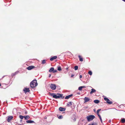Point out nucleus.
I'll return each mask as SVG.
<instances>
[{
  "mask_svg": "<svg viewBox=\"0 0 125 125\" xmlns=\"http://www.w3.org/2000/svg\"><path fill=\"white\" fill-rule=\"evenodd\" d=\"M57 58V56H54L53 57H52L50 59V60L52 61L54 59H55Z\"/></svg>",
  "mask_w": 125,
  "mask_h": 125,
  "instance_id": "ddd939ff",
  "label": "nucleus"
},
{
  "mask_svg": "<svg viewBox=\"0 0 125 125\" xmlns=\"http://www.w3.org/2000/svg\"><path fill=\"white\" fill-rule=\"evenodd\" d=\"M73 95L72 94H71L70 95H68L66 96L65 97V99H68L70 98L71 97L73 96Z\"/></svg>",
  "mask_w": 125,
  "mask_h": 125,
  "instance_id": "9b49d317",
  "label": "nucleus"
},
{
  "mask_svg": "<svg viewBox=\"0 0 125 125\" xmlns=\"http://www.w3.org/2000/svg\"><path fill=\"white\" fill-rule=\"evenodd\" d=\"M1 86V84H0V86Z\"/></svg>",
  "mask_w": 125,
  "mask_h": 125,
  "instance_id": "c03bdc74",
  "label": "nucleus"
},
{
  "mask_svg": "<svg viewBox=\"0 0 125 125\" xmlns=\"http://www.w3.org/2000/svg\"><path fill=\"white\" fill-rule=\"evenodd\" d=\"M59 110L61 111H65L66 109L62 107H60L59 108Z\"/></svg>",
  "mask_w": 125,
  "mask_h": 125,
  "instance_id": "9d476101",
  "label": "nucleus"
},
{
  "mask_svg": "<svg viewBox=\"0 0 125 125\" xmlns=\"http://www.w3.org/2000/svg\"><path fill=\"white\" fill-rule=\"evenodd\" d=\"M78 57L79 58V60L81 62H82L83 61V58L80 55H79Z\"/></svg>",
  "mask_w": 125,
  "mask_h": 125,
  "instance_id": "a211bd4d",
  "label": "nucleus"
},
{
  "mask_svg": "<svg viewBox=\"0 0 125 125\" xmlns=\"http://www.w3.org/2000/svg\"><path fill=\"white\" fill-rule=\"evenodd\" d=\"M54 68L53 67H51L50 68V69L49 70V72H53V71L54 70Z\"/></svg>",
  "mask_w": 125,
  "mask_h": 125,
  "instance_id": "dca6fc26",
  "label": "nucleus"
},
{
  "mask_svg": "<svg viewBox=\"0 0 125 125\" xmlns=\"http://www.w3.org/2000/svg\"><path fill=\"white\" fill-rule=\"evenodd\" d=\"M104 99L106 101V102L107 103L109 104H111L112 103V101H110L109 99L105 97L104 98Z\"/></svg>",
  "mask_w": 125,
  "mask_h": 125,
  "instance_id": "423d86ee",
  "label": "nucleus"
},
{
  "mask_svg": "<svg viewBox=\"0 0 125 125\" xmlns=\"http://www.w3.org/2000/svg\"><path fill=\"white\" fill-rule=\"evenodd\" d=\"M25 114H27V112L26 111H25Z\"/></svg>",
  "mask_w": 125,
  "mask_h": 125,
  "instance_id": "e433bc0d",
  "label": "nucleus"
},
{
  "mask_svg": "<svg viewBox=\"0 0 125 125\" xmlns=\"http://www.w3.org/2000/svg\"><path fill=\"white\" fill-rule=\"evenodd\" d=\"M30 86L31 88H33L36 87L38 85L37 80H34L30 83Z\"/></svg>",
  "mask_w": 125,
  "mask_h": 125,
  "instance_id": "f257e3e1",
  "label": "nucleus"
},
{
  "mask_svg": "<svg viewBox=\"0 0 125 125\" xmlns=\"http://www.w3.org/2000/svg\"><path fill=\"white\" fill-rule=\"evenodd\" d=\"M30 117L29 116L27 115L25 116H24V118L25 120H27Z\"/></svg>",
  "mask_w": 125,
  "mask_h": 125,
  "instance_id": "f3484780",
  "label": "nucleus"
},
{
  "mask_svg": "<svg viewBox=\"0 0 125 125\" xmlns=\"http://www.w3.org/2000/svg\"><path fill=\"white\" fill-rule=\"evenodd\" d=\"M46 60H43L42 61V63L43 64L44 63H46Z\"/></svg>",
  "mask_w": 125,
  "mask_h": 125,
  "instance_id": "5701e85b",
  "label": "nucleus"
},
{
  "mask_svg": "<svg viewBox=\"0 0 125 125\" xmlns=\"http://www.w3.org/2000/svg\"><path fill=\"white\" fill-rule=\"evenodd\" d=\"M121 122L123 123H124L125 122V119L123 118L121 119Z\"/></svg>",
  "mask_w": 125,
  "mask_h": 125,
  "instance_id": "412c9836",
  "label": "nucleus"
},
{
  "mask_svg": "<svg viewBox=\"0 0 125 125\" xmlns=\"http://www.w3.org/2000/svg\"><path fill=\"white\" fill-rule=\"evenodd\" d=\"M51 74H50L49 75V77H51Z\"/></svg>",
  "mask_w": 125,
  "mask_h": 125,
  "instance_id": "4c0bfd02",
  "label": "nucleus"
},
{
  "mask_svg": "<svg viewBox=\"0 0 125 125\" xmlns=\"http://www.w3.org/2000/svg\"><path fill=\"white\" fill-rule=\"evenodd\" d=\"M20 125H22V124H20Z\"/></svg>",
  "mask_w": 125,
  "mask_h": 125,
  "instance_id": "49530a36",
  "label": "nucleus"
},
{
  "mask_svg": "<svg viewBox=\"0 0 125 125\" xmlns=\"http://www.w3.org/2000/svg\"><path fill=\"white\" fill-rule=\"evenodd\" d=\"M57 116L59 119H62L63 118V116L62 115L59 116V115H58Z\"/></svg>",
  "mask_w": 125,
  "mask_h": 125,
  "instance_id": "6ab92c4d",
  "label": "nucleus"
},
{
  "mask_svg": "<svg viewBox=\"0 0 125 125\" xmlns=\"http://www.w3.org/2000/svg\"><path fill=\"white\" fill-rule=\"evenodd\" d=\"M57 70L59 71H61L62 70L61 67L60 66H59L57 67Z\"/></svg>",
  "mask_w": 125,
  "mask_h": 125,
  "instance_id": "4be33fe9",
  "label": "nucleus"
},
{
  "mask_svg": "<svg viewBox=\"0 0 125 125\" xmlns=\"http://www.w3.org/2000/svg\"><path fill=\"white\" fill-rule=\"evenodd\" d=\"M101 110V109H98L97 111V114H99V111Z\"/></svg>",
  "mask_w": 125,
  "mask_h": 125,
  "instance_id": "cd10ccee",
  "label": "nucleus"
},
{
  "mask_svg": "<svg viewBox=\"0 0 125 125\" xmlns=\"http://www.w3.org/2000/svg\"><path fill=\"white\" fill-rule=\"evenodd\" d=\"M78 68V66H75L74 67V69L75 70H77Z\"/></svg>",
  "mask_w": 125,
  "mask_h": 125,
  "instance_id": "b1692460",
  "label": "nucleus"
},
{
  "mask_svg": "<svg viewBox=\"0 0 125 125\" xmlns=\"http://www.w3.org/2000/svg\"><path fill=\"white\" fill-rule=\"evenodd\" d=\"M15 75V74L14 73H12L11 74V76L12 77L13 76H14Z\"/></svg>",
  "mask_w": 125,
  "mask_h": 125,
  "instance_id": "c756f323",
  "label": "nucleus"
},
{
  "mask_svg": "<svg viewBox=\"0 0 125 125\" xmlns=\"http://www.w3.org/2000/svg\"><path fill=\"white\" fill-rule=\"evenodd\" d=\"M20 118L21 119H22L24 118V116H22L21 115H20L19 116Z\"/></svg>",
  "mask_w": 125,
  "mask_h": 125,
  "instance_id": "393cba45",
  "label": "nucleus"
},
{
  "mask_svg": "<svg viewBox=\"0 0 125 125\" xmlns=\"http://www.w3.org/2000/svg\"><path fill=\"white\" fill-rule=\"evenodd\" d=\"M26 122L27 123H35V122L33 121L29 120L27 121Z\"/></svg>",
  "mask_w": 125,
  "mask_h": 125,
  "instance_id": "f8f14e48",
  "label": "nucleus"
},
{
  "mask_svg": "<svg viewBox=\"0 0 125 125\" xmlns=\"http://www.w3.org/2000/svg\"><path fill=\"white\" fill-rule=\"evenodd\" d=\"M57 72V70H54H54L53 71V73H55V72Z\"/></svg>",
  "mask_w": 125,
  "mask_h": 125,
  "instance_id": "7c9ffc66",
  "label": "nucleus"
},
{
  "mask_svg": "<svg viewBox=\"0 0 125 125\" xmlns=\"http://www.w3.org/2000/svg\"><path fill=\"white\" fill-rule=\"evenodd\" d=\"M84 103L87 102L88 101H89L90 102H91L92 101V100L91 99H90L89 98L85 97L84 98Z\"/></svg>",
  "mask_w": 125,
  "mask_h": 125,
  "instance_id": "39448f33",
  "label": "nucleus"
},
{
  "mask_svg": "<svg viewBox=\"0 0 125 125\" xmlns=\"http://www.w3.org/2000/svg\"><path fill=\"white\" fill-rule=\"evenodd\" d=\"M18 73V72L17 71H16V72H15L14 73L15 74H17Z\"/></svg>",
  "mask_w": 125,
  "mask_h": 125,
  "instance_id": "473e14b6",
  "label": "nucleus"
},
{
  "mask_svg": "<svg viewBox=\"0 0 125 125\" xmlns=\"http://www.w3.org/2000/svg\"><path fill=\"white\" fill-rule=\"evenodd\" d=\"M82 86L79 87L78 88V90H79L81 91L82 90Z\"/></svg>",
  "mask_w": 125,
  "mask_h": 125,
  "instance_id": "a878e982",
  "label": "nucleus"
},
{
  "mask_svg": "<svg viewBox=\"0 0 125 125\" xmlns=\"http://www.w3.org/2000/svg\"><path fill=\"white\" fill-rule=\"evenodd\" d=\"M88 125H91V124H89Z\"/></svg>",
  "mask_w": 125,
  "mask_h": 125,
  "instance_id": "a18cd8bd",
  "label": "nucleus"
},
{
  "mask_svg": "<svg viewBox=\"0 0 125 125\" xmlns=\"http://www.w3.org/2000/svg\"><path fill=\"white\" fill-rule=\"evenodd\" d=\"M88 73L90 75H91L92 74V72L90 71H89L88 72Z\"/></svg>",
  "mask_w": 125,
  "mask_h": 125,
  "instance_id": "bb28decb",
  "label": "nucleus"
},
{
  "mask_svg": "<svg viewBox=\"0 0 125 125\" xmlns=\"http://www.w3.org/2000/svg\"><path fill=\"white\" fill-rule=\"evenodd\" d=\"M80 77L81 78H82V76L81 75H80Z\"/></svg>",
  "mask_w": 125,
  "mask_h": 125,
  "instance_id": "f704fd0d",
  "label": "nucleus"
},
{
  "mask_svg": "<svg viewBox=\"0 0 125 125\" xmlns=\"http://www.w3.org/2000/svg\"><path fill=\"white\" fill-rule=\"evenodd\" d=\"M35 68V66H29L27 68V69L28 70H31L33 68Z\"/></svg>",
  "mask_w": 125,
  "mask_h": 125,
  "instance_id": "0eeeda50",
  "label": "nucleus"
},
{
  "mask_svg": "<svg viewBox=\"0 0 125 125\" xmlns=\"http://www.w3.org/2000/svg\"><path fill=\"white\" fill-rule=\"evenodd\" d=\"M23 91L25 93H26L27 92H29L30 90L29 88H25L23 90Z\"/></svg>",
  "mask_w": 125,
  "mask_h": 125,
  "instance_id": "6e6552de",
  "label": "nucleus"
},
{
  "mask_svg": "<svg viewBox=\"0 0 125 125\" xmlns=\"http://www.w3.org/2000/svg\"><path fill=\"white\" fill-rule=\"evenodd\" d=\"M82 86V88H86V87L85 86Z\"/></svg>",
  "mask_w": 125,
  "mask_h": 125,
  "instance_id": "72a5a7b5",
  "label": "nucleus"
},
{
  "mask_svg": "<svg viewBox=\"0 0 125 125\" xmlns=\"http://www.w3.org/2000/svg\"><path fill=\"white\" fill-rule=\"evenodd\" d=\"M73 76H74V75H73V74H72V75H71V77H73Z\"/></svg>",
  "mask_w": 125,
  "mask_h": 125,
  "instance_id": "ea45409f",
  "label": "nucleus"
},
{
  "mask_svg": "<svg viewBox=\"0 0 125 125\" xmlns=\"http://www.w3.org/2000/svg\"><path fill=\"white\" fill-rule=\"evenodd\" d=\"M72 105V102H68L67 104V106H70Z\"/></svg>",
  "mask_w": 125,
  "mask_h": 125,
  "instance_id": "2eb2a0df",
  "label": "nucleus"
},
{
  "mask_svg": "<svg viewBox=\"0 0 125 125\" xmlns=\"http://www.w3.org/2000/svg\"><path fill=\"white\" fill-rule=\"evenodd\" d=\"M95 118V116L92 115L88 116L86 117V118L88 121H90L93 120Z\"/></svg>",
  "mask_w": 125,
  "mask_h": 125,
  "instance_id": "7ed1b4c3",
  "label": "nucleus"
},
{
  "mask_svg": "<svg viewBox=\"0 0 125 125\" xmlns=\"http://www.w3.org/2000/svg\"><path fill=\"white\" fill-rule=\"evenodd\" d=\"M96 91V90L94 89H92L91 90V91L90 92V94H92L93 93L95 92Z\"/></svg>",
  "mask_w": 125,
  "mask_h": 125,
  "instance_id": "4468645a",
  "label": "nucleus"
},
{
  "mask_svg": "<svg viewBox=\"0 0 125 125\" xmlns=\"http://www.w3.org/2000/svg\"><path fill=\"white\" fill-rule=\"evenodd\" d=\"M22 121V120H20V121L21 122Z\"/></svg>",
  "mask_w": 125,
  "mask_h": 125,
  "instance_id": "37998d69",
  "label": "nucleus"
},
{
  "mask_svg": "<svg viewBox=\"0 0 125 125\" xmlns=\"http://www.w3.org/2000/svg\"><path fill=\"white\" fill-rule=\"evenodd\" d=\"M56 86L55 84H51L50 85V87L53 90H55L56 89Z\"/></svg>",
  "mask_w": 125,
  "mask_h": 125,
  "instance_id": "20e7f679",
  "label": "nucleus"
},
{
  "mask_svg": "<svg viewBox=\"0 0 125 125\" xmlns=\"http://www.w3.org/2000/svg\"><path fill=\"white\" fill-rule=\"evenodd\" d=\"M122 1H124V2H125V0H122Z\"/></svg>",
  "mask_w": 125,
  "mask_h": 125,
  "instance_id": "79ce46f5",
  "label": "nucleus"
},
{
  "mask_svg": "<svg viewBox=\"0 0 125 125\" xmlns=\"http://www.w3.org/2000/svg\"><path fill=\"white\" fill-rule=\"evenodd\" d=\"M94 112H96L95 109H94Z\"/></svg>",
  "mask_w": 125,
  "mask_h": 125,
  "instance_id": "58836bf2",
  "label": "nucleus"
},
{
  "mask_svg": "<svg viewBox=\"0 0 125 125\" xmlns=\"http://www.w3.org/2000/svg\"><path fill=\"white\" fill-rule=\"evenodd\" d=\"M97 115L99 117V118L101 117V115H99V114H97Z\"/></svg>",
  "mask_w": 125,
  "mask_h": 125,
  "instance_id": "2f4dec72",
  "label": "nucleus"
},
{
  "mask_svg": "<svg viewBox=\"0 0 125 125\" xmlns=\"http://www.w3.org/2000/svg\"><path fill=\"white\" fill-rule=\"evenodd\" d=\"M13 118L12 116H9L8 117L7 121L8 122H10V120L12 119Z\"/></svg>",
  "mask_w": 125,
  "mask_h": 125,
  "instance_id": "1a4fd4ad",
  "label": "nucleus"
},
{
  "mask_svg": "<svg viewBox=\"0 0 125 125\" xmlns=\"http://www.w3.org/2000/svg\"><path fill=\"white\" fill-rule=\"evenodd\" d=\"M59 95H57L55 94L54 93H52L51 94V95L52 96L53 98L57 99L60 98V97H61L62 98H63L64 97L62 96V94H58Z\"/></svg>",
  "mask_w": 125,
  "mask_h": 125,
  "instance_id": "f03ea898",
  "label": "nucleus"
},
{
  "mask_svg": "<svg viewBox=\"0 0 125 125\" xmlns=\"http://www.w3.org/2000/svg\"><path fill=\"white\" fill-rule=\"evenodd\" d=\"M94 103H95L96 104H98L99 103V101L98 100H94Z\"/></svg>",
  "mask_w": 125,
  "mask_h": 125,
  "instance_id": "aec40b11",
  "label": "nucleus"
},
{
  "mask_svg": "<svg viewBox=\"0 0 125 125\" xmlns=\"http://www.w3.org/2000/svg\"><path fill=\"white\" fill-rule=\"evenodd\" d=\"M111 122V120H110L109 121V123H110Z\"/></svg>",
  "mask_w": 125,
  "mask_h": 125,
  "instance_id": "c9c22d12",
  "label": "nucleus"
},
{
  "mask_svg": "<svg viewBox=\"0 0 125 125\" xmlns=\"http://www.w3.org/2000/svg\"><path fill=\"white\" fill-rule=\"evenodd\" d=\"M100 119V121H101V122L102 123H103V121H102V118H101V117H100V118H99Z\"/></svg>",
  "mask_w": 125,
  "mask_h": 125,
  "instance_id": "c85d7f7f",
  "label": "nucleus"
},
{
  "mask_svg": "<svg viewBox=\"0 0 125 125\" xmlns=\"http://www.w3.org/2000/svg\"><path fill=\"white\" fill-rule=\"evenodd\" d=\"M91 125H95L94 123H93L91 124Z\"/></svg>",
  "mask_w": 125,
  "mask_h": 125,
  "instance_id": "a19ab883",
  "label": "nucleus"
}]
</instances>
